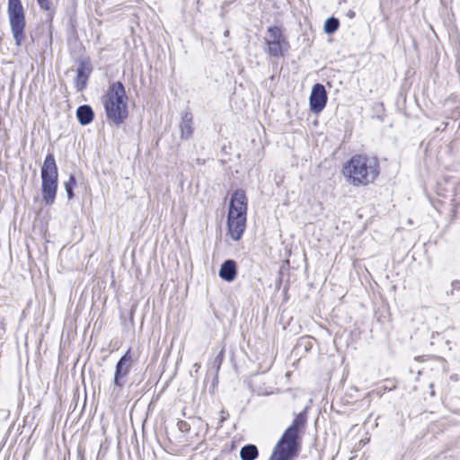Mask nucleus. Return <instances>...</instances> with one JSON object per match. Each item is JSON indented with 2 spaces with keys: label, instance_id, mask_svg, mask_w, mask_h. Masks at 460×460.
<instances>
[{
  "label": "nucleus",
  "instance_id": "21",
  "mask_svg": "<svg viewBox=\"0 0 460 460\" xmlns=\"http://www.w3.org/2000/svg\"><path fill=\"white\" fill-rule=\"evenodd\" d=\"M349 16L350 18H352V17L354 16V12L350 11V12L349 13Z\"/></svg>",
  "mask_w": 460,
  "mask_h": 460
},
{
  "label": "nucleus",
  "instance_id": "17",
  "mask_svg": "<svg viewBox=\"0 0 460 460\" xmlns=\"http://www.w3.org/2000/svg\"><path fill=\"white\" fill-rule=\"evenodd\" d=\"M41 9L49 11L51 8V0H37Z\"/></svg>",
  "mask_w": 460,
  "mask_h": 460
},
{
  "label": "nucleus",
  "instance_id": "3",
  "mask_svg": "<svg viewBox=\"0 0 460 460\" xmlns=\"http://www.w3.org/2000/svg\"><path fill=\"white\" fill-rule=\"evenodd\" d=\"M247 198L243 190H235L231 197L227 215V227L231 238L241 239L246 227Z\"/></svg>",
  "mask_w": 460,
  "mask_h": 460
},
{
  "label": "nucleus",
  "instance_id": "19",
  "mask_svg": "<svg viewBox=\"0 0 460 460\" xmlns=\"http://www.w3.org/2000/svg\"><path fill=\"white\" fill-rule=\"evenodd\" d=\"M220 413H221V416H220V419L218 421V428L222 426L223 422L226 420V418L228 416V414L226 413L224 411H221Z\"/></svg>",
  "mask_w": 460,
  "mask_h": 460
},
{
  "label": "nucleus",
  "instance_id": "12",
  "mask_svg": "<svg viewBox=\"0 0 460 460\" xmlns=\"http://www.w3.org/2000/svg\"><path fill=\"white\" fill-rule=\"evenodd\" d=\"M181 136L182 138H190L193 134V121L190 112H185L180 123Z\"/></svg>",
  "mask_w": 460,
  "mask_h": 460
},
{
  "label": "nucleus",
  "instance_id": "8",
  "mask_svg": "<svg viewBox=\"0 0 460 460\" xmlns=\"http://www.w3.org/2000/svg\"><path fill=\"white\" fill-rule=\"evenodd\" d=\"M267 44V53L272 57H280L283 55L282 45L286 43L285 37L281 29L278 26H270L267 30L265 37Z\"/></svg>",
  "mask_w": 460,
  "mask_h": 460
},
{
  "label": "nucleus",
  "instance_id": "1",
  "mask_svg": "<svg viewBox=\"0 0 460 460\" xmlns=\"http://www.w3.org/2000/svg\"><path fill=\"white\" fill-rule=\"evenodd\" d=\"M346 181L354 187H365L373 183L380 173L379 161L375 156L354 155L342 167Z\"/></svg>",
  "mask_w": 460,
  "mask_h": 460
},
{
  "label": "nucleus",
  "instance_id": "14",
  "mask_svg": "<svg viewBox=\"0 0 460 460\" xmlns=\"http://www.w3.org/2000/svg\"><path fill=\"white\" fill-rule=\"evenodd\" d=\"M257 456L258 449L254 445H246L240 450V457L242 460H254Z\"/></svg>",
  "mask_w": 460,
  "mask_h": 460
},
{
  "label": "nucleus",
  "instance_id": "6",
  "mask_svg": "<svg viewBox=\"0 0 460 460\" xmlns=\"http://www.w3.org/2000/svg\"><path fill=\"white\" fill-rule=\"evenodd\" d=\"M8 17L16 46H21L25 35V16L23 7L20 0H8Z\"/></svg>",
  "mask_w": 460,
  "mask_h": 460
},
{
  "label": "nucleus",
  "instance_id": "10",
  "mask_svg": "<svg viewBox=\"0 0 460 460\" xmlns=\"http://www.w3.org/2000/svg\"><path fill=\"white\" fill-rule=\"evenodd\" d=\"M91 73V68L85 63L81 62L76 70L75 79V87L78 92H82L87 85V81Z\"/></svg>",
  "mask_w": 460,
  "mask_h": 460
},
{
  "label": "nucleus",
  "instance_id": "13",
  "mask_svg": "<svg viewBox=\"0 0 460 460\" xmlns=\"http://www.w3.org/2000/svg\"><path fill=\"white\" fill-rule=\"evenodd\" d=\"M93 111L89 105H81L76 110V117L83 126L88 125L93 119Z\"/></svg>",
  "mask_w": 460,
  "mask_h": 460
},
{
  "label": "nucleus",
  "instance_id": "7",
  "mask_svg": "<svg viewBox=\"0 0 460 460\" xmlns=\"http://www.w3.org/2000/svg\"><path fill=\"white\" fill-rule=\"evenodd\" d=\"M131 360L132 357L128 349L116 364L113 383L111 386V397L113 400H117L121 394L131 367Z\"/></svg>",
  "mask_w": 460,
  "mask_h": 460
},
{
  "label": "nucleus",
  "instance_id": "20",
  "mask_svg": "<svg viewBox=\"0 0 460 460\" xmlns=\"http://www.w3.org/2000/svg\"><path fill=\"white\" fill-rule=\"evenodd\" d=\"M221 357H222V351H221V352H219V355H218V357H217L218 364H220V363H221V360H222V358H221Z\"/></svg>",
  "mask_w": 460,
  "mask_h": 460
},
{
  "label": "nucleus",
  "instance_id": "5",
  "mask_svg": "<svg viewBox=\"0 0 460 460\" xmlns=\"http://www.w3.org/2000/svg\"><path fill=\"white\" fill-rule=\"evenodd\" d=\"M42 199L47 205H52L55 201L58 172L53 154H48L45 157L40 172Z\"/></svg>",
  "mask_w": 460,
  "mask_h": 460
},
{
  "label": "nucleus",
  "instance_id": "11",
  "mask_svg": "<svg viewBox=\"0 0 460 460\" xmlns=\"http://www.w3.org/2000/svg\"><path fill=\"white\" fill-rule=\"evenodd\" d=\"M236 263L233 260H226L220 267L219 277L228 282L233 281L236 277Z\"/></svg>",
  "mask_w": 460,
  "mask_h": 460
},
{
  "label": "nucleus",
  "instance_id": "9",
  "mask_svg": "<svg viewBox=\"0 0 460 460\" xmlns=\"http://www.w3.org/2000/svg\"><path fill=\"white\" fill-rule=\"evenodd\" d=\"M310 109L314 113L321 112L327 102V93L325 87L321 84L313 86L310 95Z\"/></svg>",
  "mask_w": 460,
  "mask_h": 460
},
{
  "label": "nucleus",
  "instance_id": "16",
  "mask_svg": "<svg viewBox=\"0 0 460 460\" xmlns=\"http://www.w3.org/2000/svg\"><path fill=\"white\" fill-rule=\"evenodd\" d=\"M65 189L66 191L67 199L70 200L74 197V186L75 185V178L73 175H70L69 179L65 182Z\"/></svg>",
  "mask_w": 460,
  "mask_h": 460
},
{
  "label": "nucleus",
  "instance_id": "18",
  "mask_svg": "<svg viewBox=\"0 0 460 460\" xmlns=\"http://www.w3.org/2000/svg\"><path fill=\"white\" fill-rule=\"evenodd\" d=\"M459 290H460V280H458V279L453 280L451 283L450 294L454 295L455 291H459Z\"/></svg>",
  "mask_w": 460,
  "mask_h": 460
},
{
  "label": "nucleus",
  "instance_id": "4",
  "mask_svg": "<svg viewBox=\"0 0 460 460\" xmlns=\"http://www.w3.org/2000/svg\"><path fill=\"white\" fill-rule=\"evenodd\" d=\"M127 99L125 87L120 82L111 84L102 98L107 118L116 125L121 124L128 117Z\"/></svg>",
  "mask_w": 460,
  "mask_h": 460
},
{
  "label": "nucleus",
  "instance_id": "15",
  "mask_svg": "<svg viewBox=\"0 0 460 460\" xmlns=\"http://www.w3.org/2000/svg\"><path fill=\"white\" fill-rule=\"evenodd\" d=\"M339 20L335 17H330L324 22V32L327 34H332L339 29Z\"/></svg>",
  "mask_w": 460,
  "mask_h": 460
},
{
  "label": "nucleus",
  "instance_id": "2",
  "mask_svg": "<svg viewBox=\"0 0 460 460\" xmlns=\"http://www.w3.org/2000/svg\"><path fill=\"white\" fill-rule=\"evenodd\" d=\"M306 420L305 411L296 415L292 424L284 431L275 446L270 460H291L297 456L300 449L299 433L305 429Z\"/></svg>",
  "mask_w": 460,
  "mask_h": 460
}]
</instances>
